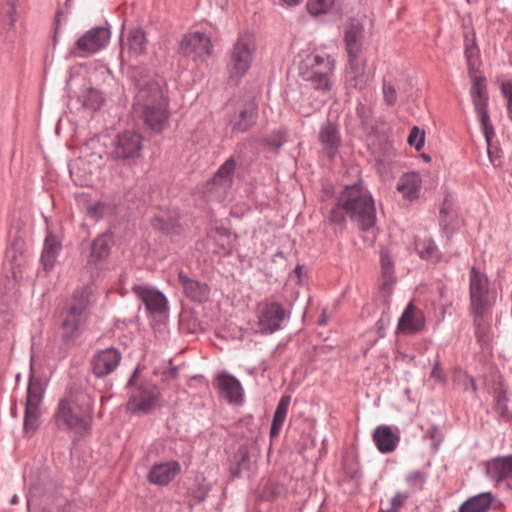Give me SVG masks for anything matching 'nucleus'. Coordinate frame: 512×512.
Here are the masks:
<instances>
[{"label":"nucleus","mask_w":512,"mask_h":512,"mask_svg":"<svg viewBox=\"0 0 512 512\" xmlns=\"http://www.w3.org/2000/svg\"><path fill=\"white\" fill-rule=\"evenodd\" d=\"M373 440L381 453L393 452L400 441L399 430L387 425L378 426L373 433Z\"/></svg>","instance_id":"5701e85b"},{"label":"nucleus","mask_w":512,"mask_h":512,"mask_svg":"<svg viewBox=\"0 0 512 512\" xmlns=\"http://www.w3.org/2000/svg\"><path fill=\"white\" fill-rule=\"evenodd\" d=\"M424 326L425 318L423 312L410 303L398 321L397 330L403 334H414L420 332Z\"/></svg>","instance_id":"aec40b11"},{"label":"nucleus","mask_w":512,"mask_h":512,"mask_svg":"<svg viewBox=\"0 0 512 512\" xmlns=\"http://www.w3.org/2000/svg\"><path fill=\"white\" fill-rule=\"evenodd\" d=\"M336 0H308L306 7L311 15L318 16L329 13L335 6Z\"/></svg>","instance_id":"4c0bfd02"},{"label":"nucleus","mask_w":512,"mask_h":512,"mask_svg":"<svg viewBox=\"0 0 512 512\" xmlns=\"http://www.w3.org/2000/svg\"><path fill=\"white\" fill-rule=\"evenodd\" d=\"M136 376H137V371L134 372L133 376L131 377V379L129 380L128 382V385L129 386H133L135 384V381H136Z\"/></svg>","instance_id":"864d4df0"},{"label":"nucleus","mask_w":512,"mask_h":512,"mask_svg":"<svg viewBox=\"0 0 512 512\" xmlns=\"http://www.w3.org/2000/svg\"><path fill=\"white\" fill-rule=\"evenodd\" d=\"M379 512H395V508H388V509H386V510H384V509H380V511H379Z\"/></svg>","instance_id":"5fc2aeb1"},{"label":"nucleus","mask_w":512,"mask_h":512,"mask_svg":"<svg viewBox=\"0 0 512 512\" xmlns=\"http://www.w3.org/2000/svg\"><path fill=\"white\" fill-rule=\"evenodd\" d=\"M44 394V387L40 379L31 377L27 388V397L24 415V430L33 435L40 425V404Z\"/></svg>","instance_id":"9b49d317"},{"label":"nucleus","mask_w":512,"mask_h":512,"mask_svg":"<svg viewBox=\"0 0 512 512\" xmlns=\"http://www.w3.org/2000/svg\"><path fill=\"white\" fill-rule=\"evenodd\" d=\"M133 291L145 304L148 311L162 313L166 309V298L159 291L141 285L134 286Z\"/></svg>","instance_id":"393cba45"},{"label":"nucleus","mask_w":512,"mask_h":512,"mask_svg":"<svg viewBox=\"0 0 512 512\" xmlns=\"http://www.w3.org/2000/svg\"><path fill=\"white\" fill-rule=\"evenodd\" d=\"M159 390L155 385L145 384L132 389L127 409L132 412H149L159 404Z\"/></svg>","instance_id":"2eb2a0df"},{"label":"nucleus","mask_w":512,"mask_h":512,"mask_svg":"<svg viewBox=\"0 0 512 512\" xmlns=\"http://www.w3.org/2000/svg\"><path fill=\"white\" fill-rule=\"evenodd\" d=\"M256 103L250 95L231 101L227 105L228 122L233 131L245 132L256 121Z\"/></svg>","instance_id":"1a4fd4ad"},{"label":"nucleus","mask_w":512,"mask_h":512,"mask_svg":"<svg viewBox=\"0 0 512 512\" xmlns=\"http://www.w3.org/2000/svg\"><path fill=\"white\" fill-rule=\"evenodd\" d=\"M235 467H231L233 476H241L244 472L251 468V459L246 447H240L234 455Z\"/></svg>","instance_id":"c9c22d12"},{"label":"nucleus","mask_w":512,"mask_h":512,"mask_svg":"<svg viewBox=\"0 0 512 512\" xmlns=\"http://www.w3.org/2000/svg\"><path fill=\"white\" fill-rule=\"evenodd\" d=\"M281 1L283 4L290 6V7L297 6L303 2V0H281Z\"/></svg>","instance_id":"603ef678"},{"label":"nucleus","mask_w":512,"mask_h":512,"mask_svg":"<svg viewBox=\"0 0 512 512\" xmlns=\"http://www.w3.org/2000/svg\"><path fill=\"white\" fill-rule=\"evenodd\" d=\"M344 78L348 89L364 90L372 78L366 70V60L361 56L347 57Z\"/></svg>","instance_id":"dca6fc26"},{"label":"nucleus","mask_w":512,"mask_h":512,"mask_svg":"<svg viewBox=\"0 0 512 512\" xmlns=\"http://www.w3.org/2000/svg\"><path fill=\"white\" fill-rule=\"evenodd\" d=\"M290 402H291L290 395H284L281 397V399L276 407V410H275V413L273 416V420H272V424H271V429H270L271 438H276L279 436V433L282 429V426L284 424V421H285L287 413H288V408H289Z\"/></svg>","instance_id":"2f4dec72"},{"label":"nucleus","mask_w":512,"mask_h":512,"mask_svg":"<svg viewBox=\"0 0 512 512\" xmlns=\"http://www.w3.org/2000/svg\"><path fill=\"white\" fill-rule=\"evenodd\" d=\"M440 223L446 233H453L461 225V220L457 214L452 211L447 201L444 202L440 209Z\"/></svg>","instance_id":"f704fd0d"},{"label":"nucleus","mask_w":512,"mask_h":512,"mask_svg":"<svg viewBox=\"0 0 512 512\" xmlns=\"http://www.w3.org/2000/svg\"><path fill=\"white\" fill-rule=\"evenodd\" d=\"M216 387L222 397L230 403L239 404L243 400V388L232 375L222 372L216 376Z\"/></svg>","instance_id":"6ab92c4d"},{"label":"nucleus","mask_w":512,"mask_h":512,"mask_svg":"<svg viewBox=\"0 0 512 512\" xmlns=\"http://www.w3.org/2000/svg\"><path fill=\"white\" fill-rule=\"evenodd\" d=\"M181 55L193 61H205L213 53V43L210 36L201 31H189L182 37L179 44Z\"/></svg>","instance_id":"f8f14e48"},{"label":"nucleus","mask_w":512,"mask_h":512,"mask_svg":"<svg viewBox=\"0 0 512 512\" xmlns=\"http://www.w3.org/2000/svg\"><path fill=\"white\" fill-rule=\"evenodd\" d=\"M495 497L490 492L470 497L459 507V512H488Z\"/></svg>","instance_id":"c85d7f7f"},{"label":"nucleus","mask_w":512,"mask_h":512,"mask_svg":"<svg viewBox=\"0 0 512 512\" xmlns=\"http://www.w3.org/2000/svg\"><path fill=\"white\" fill-rule=\"evenodd\" d=\"M320 324H325V319L320 320Z\"/></svg>","instance_id":"bf43d9fd"},{"label":"nucleus","mask_w":512,"mask_h":512,"mask_svg":"<svg viewBox=\"0 0 512 512\" xmlns=\"http://www.w3.org/2000/svg\"><path fill=\"white\" fill-rule=\"evenodd\" d=\"M501 91L507 101V113L512 120V82H504L501 84Z\"/></svg>","instance_id":"c03bdc74"},{"label":"nucleus","mask_w":512,"mask_h":512,"mask_svg":"<svg viewBox=\"0 0 512 512\" xmlns=\"http://www.w3.org/2000/svg\"><path fill=\"white\" fill-rule=\"evenodd\" d=\"M408 495L405 493H397L390 502V508H395V512H398L407 500Z\"/></svg>","instance_id":"a18cd8bd"},{"label":"nucleus","mask_w":512,"mask_h":512,"mask_svg":"<svg viewBox=\"0 0 512 512\" xmlns=\"http://www.w3.org/2000/svg\"><path fill=\"white\" fill-rule=\"evenodd\" d=\"M470 382L472 383L473 390H476V387H475V384H474V380L472 378L470 379Z\"/></svg>","instance_id":"13d9d810"},{"label":"nucleus","mask_w":512,"mask_h":512,"mask_svg":"<svg viewBox=\"0 0 512 512\" xmlns=\"http://www.w3.org/2000/svg\"><path fill=\"white\" fill-rule=\"evenodd\" d=\"M209 491V488L208 487H204V488H199V495L196 496L197 497V500L198 502L204 500V498L206 497L207 493Z\"/></svg>","instance_id":"3c124183"},{"label":"nucleus","mask_w":512,"mask_h":512,"mask_svg":"<svg viewBox=\"0 0 512 512\" xmlns=\"http://www.w3.org/2000/svg\"><path fill=\"white\" fill-rule=\"evenodd\" d=\"M422 187V178L418 172H408L403 174L398 182L396 189L403 198L408 200L417 199Z\"/></svg>","instance_id":"bb28decb"},{"label":"nucleus","mask_w":512,"mask_h":512,"mask_svg":"<svg viewBox=\"0 0 512 512\" xmlns=\"http://www.w3.org/2000/svg\"><path fill=\"white\" fill-rule=\"evenodd\" d=\"M258 332L272 334L279 330L286 317L284 307L274 301H262L256 307Z\"/></svg>","instance_id":"ddd939ff"},{"label":"nucleus","mask_w":512,"mask_h":512,"mask_svg":"<svg viewBox=\"0 0 512 512\" xmlns=\"http://www.w3.org/2000/svg\"><path fill=\"white\" fill-rule=\"evenodd\" d=\"M4 17H5V21L8 25V27L9 28L13 27L14 23L16 22V19H17L16 7L14 4L9 5L7 10L5 11Z\"/></svg>","instance_id":"49530a36"},{"label":"nucleus","mask_w":512,"mask_h":512,"mask_svg":"<svg viewBox=\"0 0 512 512\" xmlns=\"http://www.w3.org/2000/svg\"><path fill=\"white\" fill-rule=\"evenodd\" d=\"M110 40V30L106 27H94L86 31L76 42L79 52L93 54L106 47Z\"/></svg>","instance_id":"f3484780"},{"label":"nucleus","mask_w":512,"mask_h":512,"mask_svg":"<svg viewBox=\"0 0 512 512\" xmlns=\"http://www.w3.org/2000/svg\"><path fill=\"white\" fill-rule=\"evenodd\" d=\"M355 221L362 231H368L376 223L374 201L368 190L361 185L347 186L338 197L337 203L331 209L329 221L333 224H343L345 217Z\"/></svg>","instance_id":"f257e3e1"},{"label":"nucleus","mask_w":512,"mask_h":512,"mask_svg":"<svg viewBox=\"0 0 512 512\" xmlns=\"http://www.w3.org/2000/svg\"><path fill=\"white\" fill-rule=\"evenodd\" d=\"M111 239L108 235L96 238L91 246L90 262H98L108 257L110 253Z\"/></svg>","instance_id":"72a5a7b5"},{"label":"nucleus","mask_w":512,"mask_h":512,"mask_svg":"<svg viewBox=\"0 0 512 512\" xmlns=\"http://www.w3.org/2000/svg\"><path fill=\"white\" fill-rule=\"evenodd\" d=\"M345 48L347 57L361 56L363 44V25L358 20H351L345 30Z\"/></svg>","instance_id":"b1692460"},{"label":"nucleus","mask_w":512,"mask_h":512,"mask_svg":"<svg viewBox=\"0 0 512 512\" xmlns=\"http://www.w3.org/2000/svg\"><path fill=\"white\" fill-rule=\"evenodd\" d=\"M487 142V150H488V155H489V158H490V161L495 164L496 160H498L500 158V155H499V152L497 149H493V146H492V139L490 140V142Z\"/></svg>","instance_id":"8fccbe9b"},{"label":"nucleus","mask_w":512,"mask_h":512,"mask_svg":"<svg viewBox=\"0 0 512 512\" xmlns=\"http://www.w3.org/2000/svg\"><path fill=\"white\" fill-rule=\"evenodd\" d=\"M91 296L92 289L89 286L83 287L73 294L63 314L61 328L62 336L65 339L71 340L80 334L87 320L86 309L90 304Z\"/></svg>","instance_id":"423d86ee"},{"label":"nucleus","mask_w":512,"mask_h":512,"mask_svg":"<svg viewBox=\"0 0 512 512\" xmlns=\"http://www.w3.org/2000/svg\"><path fill=\"white\" fill-rule=\"evenodd\" d=\"M486 471L487 475L495 482L505 481L509 487H512V455L489 461Z\"/></svg>","instance_id":"4be33fe9"},{"label":"nucleus","mask_w":512,"mask_h":512,"mask_svg":"<svg viewBox=\"0 0 512 512\" xmlns=\"http://www.w3.org/2000/svg\"><path fill=\"white\" fill-rule=\"evenodd\" d=\"M91 397L82 391H70L60 399L54 413L55 425L60 430L71 431L83 436L92 422Z\"/></svg>","instance_id":"f03ea898"},{"label":"nucleus","mask_w":512,"mask_h":512,"mask_svg":"<svg viewBox=\"0 0 512 512\" xmlns=\"http://www.w3.org/2000/svg\"><path fill=\"white\" fill-rule=\"evenodd\" d=\"M256 51L255 38L250 33L239 35L231 51L227 65L230 79L238 82L250 69Z\"/></svg>","instance_id":"0eeeda50"},{"label":"nucleus","mask_w":512,"mask_h":512,"mask_svg":"<svg viewBox=\"0 0 512 512\" xmlns=\"http://www.w3.org/2000/svg\"><path fill=\"white\" fill-rule=\"evenodd\" d=\"M79 100L81 101L83 107L92 111L99 109L103 103V97L101 93L95 89H87L83 91L79 96Z\"/></svg>","instance_id":"e433bc0d"},{"label":"nucleus","mask_w":512,"mask_h":512,"mask_svg":"<svg viewBox=\"0 0 512 512\" xmlns=\"http://www.w3.org/2000/svg\"><path fill=\"white\" fill-rule=\"evenodd\" d=\"M471 97L485 139L490 142L495 136V131L488 114V93L484 77L478 75L472 77Z\"/></svg>","instance_id":"9d476101"},{"label":"nucleus","mask_w":512,"mask_h":512,"mask_svg":"<svg viewBox=\"0 0 512 512\" xmlns=\"http://www.w3.org/2000/svg\"><path fill=\"white\" fill-rule=\"evenodd\" d=\"M383 97L384 101L388 105H394L397 101V92L395 87L386 81L383 82Z\"/></svg>","instance_id":"a19ab883"},{"label":"nucleus","mask_w":512,"mask_h":512,"mask_svg":"<svg viewBox=\"0 0 512 512\" xmlns=\"http://www.w3.org/2000/svg\"><path fill=\"white\" fill-rule=\"evenodd\" d=\"M85 159L88 163L93 164L95 167H99L102 161V154L101 152H93L90 155H85Z\"/></svg>","instance_id":"09e8293b"},{"label":"nucleus","mask_w":512,"mask_h":512,"mask_svg":"<svg viewBox=\"0 0 512 512\" xmlns=\"http://www.w3.org/2000/svg\"><path fill=\"white\" fill-rule=\"evenodd\" d=\"M430 377L437 383H440V384L446 383V374H445L439 360H436L435 363L433 364V368L431 370Z\"/></svg>","instance_id":"37998d69"},{"label":"nucleus","mask_w":512,"mask_h":512,"mask_svg":"<svg viewBox=\"0 0 512 512\" xmlns=\"http://www.w3.org/2000/svg\"><path fill=\"white\" fill-rule=\"evenodd\" d=\"M60 249L61 243L58 238L54 235H48L45 239L41 257L42 263L46 269L53 267Z\"/></svg>","instance_id":"473e14b6"},{"label":"nucleus","mask_w":512,"mask_h":512,"mask_svg":"<svg viewBox=\"0 0 512 512\" xmlns=\"http://www.w3.org/2000/svg\"><path fill=\"white\" fill-rule=\"evenodd\" d=\"M147 46L148 41L142 29H129L121 39V60L127 63L138 61L146 54Z\"/></svg>","instance_id":"4468645a"},{"label":"nucleus","mask_w":512,"mask_h":512,"mask_svg":"<svg viewBox=\"0 0 512 512\" xmlns=\"http://www.w3.org/2000/svg\"><path fill=\"white\" fill-rule=\"evenodd\" d=\"M319 140L322 144L323 150L330 157H333L341 143V136L338 127L332 123L323 125L319 133Z\"/></svg>","instance_id":"cd10ccee"},{"label":"nucleus","mask_w":512,"mask_h":512,"mask_svg":"<svg viewBox=\"0 0 512 512\" xmlns=\"http://www.w3.org/2000/svg\"><path fill=\"white\" fill-rule=\"evenodd\" d=\"M335 65L333 53L326 48H316L300 62L299 74L303 80L311 82L316 90L328 92L332 87Z\"/></svg>","instance_id":"20e7f679"},{"label":"nucleus","mask_w":512,"mask_h":512,"mask_svg":"<svg viewBox=\"0 0 512 512\" xmlns=\"http://www.w3.org/2000/svg\"><path fill=\"white\" fill-rule=\"evenodd\" d=\"M121 359V352L114 347L100 350L93 356L91 362L93 373L97 377H105L117 368Z\"/></svg>","instance_id":"a211bd4d"},{"label":"nucleus","mask_w":512,"mask_h":512,"mask_svg":"<svg viewBox=\"0 0 512 512\" xmlns=\"http://www.w3.org/2000/svg\"><path fill=\"white\" fill-rule=\"evenodd\" d=\"M12 503L13 504L17 503V496L16 495L12 498Z\"/></svg>","instance_id":"4d7b16f0"},{"label":"nucleus","mask_w":512,"mask_h":512,"mask_svg":"<svg viewBox=\"0 0 512 512\" xmlns=\"http://www.w3.org/2000/svg\"><path fill=\"white\" fill-rule=\"evenodd\" d=\"M416 248L421 258L429 261H438L439 251L432 240H427L423 243L417 244Z\"/></svg>","instance_id":"58836bf2"},{"label":"nucleus","mask_w":512,"mask_h":512,"mask_svg":"<svg viewBox=\"0 0 512 512\" xmlns=\"http://www.w3.org/2000/svg\"><path fill=\"white\" fill-rule=\"evenodd\" d=\"M408 143L414 146L417 151L421 150L424 146V132L418 127H413L408 136Z\"/></svg>","instance_id":"ea45409f"},{"label":"nucleus","mask_w":512,"mask_h":512,"mask_svg":"<svg viewBox=\"0 0 512 512\" xmlns=\"http://www.w3.org/2000/svg\"><path fill=\"white\" fill-rule=\"evenodd\" d=\"M424 479L425 475L420 471H413L409 473L406 477L407 482H409L410 484L423 483Z\"/></svg>","instance_id":"de8ad7c7"},{"label":"nucleus","mask_w":512,"mask_h":512,"mask_svg":"<svg viewBox=\"0 0 512 512\" xmlns=\"http://www.w3.org/2000/svg\"><path fill=\"white\" fill-rule=\"evenodd\" d=\"M235 167L236 162L233 158L226 160L215 173L211 181V185L222 189L230 187L232 184Z\"/></svg>","instance_id":"7c9ffc66"},{"label":"nucleus","mask_w":512,"mask_h":512,"mask_svg":"<svg viewBox=\"0 0 512 512\" xmlns=\"http://www.w3.org/2000/svg\"><path fill=\"white\" fill-rule=\"evenodd\" d=\"M469 296L471 311L475 321L480 324L481 320L490 316L496 303L497 292L490 287L488 277L475 267H472L469 273Z\"/></svg>","instance_id":"39448f33"},{"label":"nucleus","mask_w":512,"mask_h":512,"mask_svg":"<svg viewBox=\"0 0 512 512\" xmlns=\"http://www.w3.org/2000/svg\"><path fill=\"white\" fill-rule=\"evenodd\" d=\"M142 149L143 138L141 134L126 130L115 137L109 155L112 160L131 166L141 157Z\"/></svg>","instance_id":"6e6552de"},{"label":"nucleus","mask_w":512,"mask_h":512,"mask_svg":"<svg viewBox=\"0 0 512 512\" xmlns=\"http://www.w3.org/2000/svg\"><path fill=\"white\" fill-rule=\"evenodd\" d=\"M381 276L379 287L381 292L388 296L391 294L392 288L396 283L394 274V262L388 250H382L380 255Z\"/></svg>","instance_id":"a878e982"},{"label":"nucleus","mask_w":512,"mask_h":512,"mask_svg":"<svg viewBox=\"0 0 512 512\" xmlns=\"http://www.w3.org/2000/svg\"><path fill=\"white\" fill-rule=\"evenodd\" d=\"M106 210H107V206L105 204H103L101 202H95V203L90 204L87 207V214L91 218L97 220L104 216Z\"/></svg>","instance_id":"79ce46f5"},{"label":"nucleus","mask_w":512,"mask_h":512,"mask_svg":"<svg viewBox=\"0 0 512 512\" xmlns=\"http://www.w3.org/2000/svg\"><path fill=\"white\" fill-rule=\"evenodd\" d=\"M502 400L504 401L505 397L503 395H499V397H498V405L501 404Z\"/></svg>","instance_id":"6e6d98bb"},{"label":"nucleus","mask_w":512,"mask_h":512,"mask_svg":"<svg viewBox=\"0 0 512 512\" xmlns=\"http://www.w3.org/2000/svg\"><path fill=\"white\" fill-rule=\"evenodd\" d=\"M133 106L153 131L161 132L166 127L169 118L168 99L162 81L149 80L142 84Z\"/></svg>","instance_id":"7ed1b4c3"},{"label":"nucleus","mask_w":512,"mask_h":512,"mask_svg":"<svg viewBox=\"0 0 512 512\" xmlns=\"http://www.w3.org/2000/svg\"><path fill=\"white\" fill-rule=\"evenodd\" d=\"M181 471V466L177 461H168L155 464L151 467L147 479L150 483L166 486L168 485Z\"/></svg>","instance_id":"412c9836"},{"label":"nucleus","mask_w":512,"mask_h":512,"mask_svg":"<svg viewBox=\"0 0 512 512\" xmlns=\"http://www.w3.org/2000/svg\"><path fill=\"white\" fill-rule=\"evenodd\" d=\"M179 281L183 286L186 295L191 299L202 302L208 298L209 288L206 284L192 280L182 272L179 273Z\"/></svg>","instance_id":"c756f323"}]
</instances>
